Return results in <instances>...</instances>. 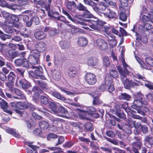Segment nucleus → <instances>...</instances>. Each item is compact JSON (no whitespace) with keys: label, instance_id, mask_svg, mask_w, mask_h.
I'll return each mask as SVG.
<instances>
[{"label":"nucleus","instance_id":"f257e3e1","mask_svg":"<svg viewBox=\"0 0 153 153\" xmlns=\"http://www.w3.org/2000/svg\"><path fill=\"white\" fill-rule=\"evenodd\" d=\"M123 66L125 70H122L120 66H117V68L121 75V78L124 88L129 89L131 87V80H129L126 78V76L129 74L131 71V69L126 63L124 59L122 60Z\"/></svg>","mask_w":153,"mask_h":153},{"label":"nucleus","instance_id":"f03ea898","mask_svg":"<svg viewBox=\"0 0 153 153\" xmlns=\"http://www.w3.org/2000/svg\"><path fill=\"white\" fill-rule=\"evenodd\" d=\"M33 68H36L34 72H32L30 74L33 79H46L43 72L42 71V68L40 66H33Z\"/></svg>","mask_w":153,"mask_h":153},{"label":"nucleus","instance_id":"7ed1b4c3","mask_svg":"<svg viewBox=\"0 0 153 153\" xmlns=\"http://www.w3.org/2000/svg\"><path fill=\"white\" fill-rule=\"evenodd\" d=\"M93 15L91 14H85L82 18V20L84 21H87L91 23V24H89V26L91 28L97 31H100L101 29V27L98 26L97 24H94L93 22H96L89 19H85L84 18H91L92 17Z\"/></svg>","mask_w":153,"mask_h":153},{"label":"nucleus","instance_id":"20e7f679","mask_svg":"<svg viewBox=\"0 0 153 153\" xmlns=\"http://www.w3.org/2000/svg\"><path fill=\"white\" fill-rule=\"evenodd\" d=\"M38 110L42 112L46 115L48 117L49 120L53 123L57 124L58 123L61 121L62 119L57 118H55L53 116L49 114H48L47 111H48L46 108H43L42 109H38Z\"/></svg>","mask_w":153,"mask_h":153},{"label":"nucleus","instance_id":"39448f33","mask_svg":"<svg viewBox=\"0 0 153 153\" xmlns=\"http://www.w3.org/2000/svg\"><path fill=\"white\" fill-rule=\"evenodd\" d=\"M107 8V5L105 2H100L99 3L98 6L96 7H93V9L97 14L100 16H101L100 14L104 13V12H102L105 10Z\"/></svg>","mask_w":153,"mask_h":153},{"label":"nucleus","instance_id":"423d86ee","mask_svg":"<svg viewBox=\"0 0 153 153\" xmlns=\"http://www.w3.org/2000/svg\"><path fill=\"white\" fill-rule=\"evenodd\" d=\"M85 79L87 82L90 85H93L96 82V77L93 74L87 73L85 75Z\"/></svg>","mask_w":153,"mask_h":153},{"label":"nucleus","instance_id":"0eeeda50","mask_svg":"<svg viewBox=\"0 0 153 153\" xmlns=\"http://www.w3.org/2000/svg\"><path fill=\"white\" fill-rule=\"evenodd\" d=\"M134 138L137 140V141L132 143V149L134 153H139L138 150L140 149L142 145V143L137 137H135Z\"/></svg>","mask_w":153,"mask_h":153},{"label":"nucleus","instance_id":"6e6552de","mask_svg":"<svg viewBox=\"0 0 153 153\" xmlns=\"http://www.w3.org/2000/svg\"><path fill=\"white\" fill-rule=\"evenodd\" d=\"M39 54L37 53L35 54H30L28 58V60L29 63L32 65H35L38 64L39 62Z\"/></svg>","mask_w":153,"mask_h":153},{"label":"nucleus","instance_id":"1a4fd4ad","mask_svg":"<svg viewBox=\"0 0 153 153\" xmlns=\"http://www.w3.org/2000/svg\"><path fill=\"white\" fill-rule=\"evenodd\" d=\"M95 44L96 46H97L102 50H106L108 48L107 42L101 39H97L96 40Z\"/></svg>","mask_w":153,"mask_h":153},{"label":"nucleus","instance_id":"9d476101","mask_svg":"<svg viewBox=\"0 0 153 153\" xmlns=\"http://www.w3.org/2000/svg\"><path fill=\"white\" fill-rule=\"evenodd\" d=\"M4 55L9 60H12L15 57L19 56V52L18 51H8L4 53Z\"/></svg>","mask_w":153,"mask_h":153},{"label":"nucleus","instance_id":"9b49d317","mask_svg":"<svg viewBox=\"0 0 153 153\" xmlns=\"http://www.w3.org/2000/svg\"><path fill=\"white\" fill-rule=\"evenodd\" d=\"M14 63L17 66H18L23 65V67L26 68L29 67L28 62L26 59H16L14 61Z\"/></svg>","mask_w":153,"mask_h":153},{"label":"nucleus","instance_id":"f8f14e48","mask_svg":"<svg viewBox=\"0 0 153 153\" xmlns=\"http://www.w3.org/2000/svg\"><path fill=\"white\" fill-rule=\"evenodd\" d=\"M142 20L144 22L149 21L153 23V8L148 13L143 15Z\"/></svg>","mask_w":153,"mask_h":153},{"label":"nucleus","instance_id":"ddd939ff","mask_svg":"<svg viewBox=\"0 0 153 153\" xmlns=\"http://www.w3.org/2000/svg\"><path fill=\"white\" fill-rule=\"evenodd\" d=\"M100 14L101 16H104L105 18H107L109 19H116L117 16L116 13L110 10H109L108 12Z\"/></svg>","mask_w":153,"mask_h":153},{"label":"nucleus","instance_id":"4468645a","mask_svg":"<svg viewBox=\"0 0 153 153\" xmlns=\"http://www.w3.org/2000/svg\"><path fill=\"white\" fill-rule=\"evenodd\" d=\"M148 102L146 101H141L135 100L133 102V105H132V108L135 109L140 108L143 106V105H146Z\"/></svg>","mask_w":153,"mask_h":153},{"label":"nucleus","instance_id":"2eb2a0df","mask_svg":"<svg viewBox=\"0 0 153 153\" xmlns=\"http://www.w3.org/2000/svg\"><path fill=\"white\" fill-rule=\"evenodd\" d=\"M35 47L38 52H43L46 48V45L43 42H39L36 45Z\"/></svg>","mask_w":153,"mask_h":153},{"label":"nucleus","instance_id":"dca6fc26","mask_svg":"<svg viewBox=\"0 0 153 153\" xmlns=\"http://www.w3.org/2000/svg\"><path fill=\"white\" fill-rule=\"evenodd\" d=\"M19 85L24 89H26L31 87L30 84L25 79H21L19 80Z\"/></svg>","mask_w":153,"mask_h":153},{"label":"nucleus","instance_id":"f3484780","mask_svg":"<svg viewBox=\"0 0 153 153\" xmlns=\"http://www.w3.org/2000/svg\"><path fill=\"white\" fill-rule=\"evenodd\" d=\"M1 101H0V104L1 108L4 111L10 114H11L12 112L11 111L7 110L8 107L7 103L4 100H2L0 98Z\"/></svg>","mask_w":153,"mask_h":153},{"label":"nucleus","instance_id":"a211bd4d","mask_svg":"<svg viewBox=\"0 0 153 153\" xmlns=\"http://www.w3.org/2000/svg\"><path fill=\"white\" fill-rule=\"evenodd\" d=\"M47 11L48 16L54 18L56 20H59L61 21L64 22V21L61 20L59 16L58 12L53 11L52 10H49V9Z\"/></svg>","mask_w":153,"mask_h":153},{"label":"nucleus","instance_id":"6ab92c4d","mask_svg":"<svg viewBox=\"0 0 153 153\" xmlns=\"http://www.w3.org/2000/svg\"><path fill=\"white\" fill-rule=\"evenodd\" d=\"M52 0H48V5H46V1L45 0H41L38 1L36 2L37 4L40 5L42 7H44L48 11L50 9V4Z\"/></svg>","mask_w":153,"mask_h":153},{"label":"nucleus","instance_id":"aec40b11","mask_svg":"<svg viewBox=\"0 0 153 153\" xmlns=\"http://www.w3.org/2000/svg\"><path fill=\"white\" fill-rule=\"evenodd\" d=\"M36 39L39 40H42L45 39L47 34L43 31H39L35 32L34 34Z\"/></svg>","mask_w":153,"mask_h":153},{"label":"nucleus","instance_id":"412c9836","mask_svg":"<svg viewBox=\"0 0 153 153\" xmlns=\"http://www.w3.org/2000/svg\"><path fill=\"white\" fill-rule=\"evenodd\" d=\"M87 63L88 65L89 66H95L97 63V59L95 57H89L88 59Z\"/></svg>","mask_w":153,"mask_h":153},{"label":"nucleus","instance_id":"4be33fe9","mask_svg":"<svg viewBox=\"0 0 153 153\" xmlns=\"http://www.w3.org/2000/svg\"><path fill=\"white\" fill-rule=\"evenodd\" d=\"M51 74L53 78L55 80H58L60 78V72L55 69L52 70L51 71Z\"/></svg>","mask_w":153,"mask_h":153},{"label":"nucleus","instance_id":"5701e85b","mask_svg":"<svg viewBox=\"0 0 153 153\" xmlns=\"http://www.w3.org/2000/svg\"><path fill=\"white\" fill-rule=\"evenodd\" d=\"M77 73V69L75 67L70 68L68 71V75L71 78H73L76 76Z\"/></svg>","mask_w":153,"mask_h":153},{"label":"nucleus","instance_id":"b1692460","mask_svg":"<svg viewBox=\"0 0 153 153\" xmlns=\"http://www.w3.org/2000/svg\"><path fill=\"white\" fill-rule=\"evenodd\" d=\"M14 91L15 94L17 95V97H13L14 98L19 100H22L25 98V97L24 94L19 90L15 89Z\"/></svg>","mask_w":153,"mask_h":153},{"label":"nucleus","instance_id":"393cba45","mask_svg":"<svg viewBox=\"0 0 153 153\" xmlns=\"http://www.w3.org/2000/svg\"><path fill=\"white\" fill-rule=\"evenodd\" d=\"M32 91L33 92L35 93L37 95L36 96H33V99H34L35 100H38L39 97V95L40 94L42 93V91L39 88L36 86H34L33 87L32 89Z\"/></svg>","mask_w":153,"mask_h":153},{"label":"nucleus","instance_id":"a878e982","mask_svg":"<svg viewBox=\"0 0 153 153\" xmlns=\"http://www.w3.org/2000/svg\"><path fill=\"white\" fill-rule=\"evenodd\" d=\"M127 114L128 115L134 119L140 120L142 122L144 123H146V119L145 118L141 117L137 114H132L130 112H128Z\"/></svg>","mask_w":153,"mask_h":153},{"label":"nucleus","instance_id":"bb28decb","mask_svg":"<svg viewBox=\"0 0 153 153\" xmlns=\"http://www.w3.org/2000/svg\"><path fill=\"white\" fill-rule=\"evenodd\" d=\"M6 131L7 133L12 134L17 138H21L22 137L20 135L16 132L15 131V130L13 129L8 128L6 130Z\"/></svg>","mask_w":153,"mask_h":153},{"label":"nucleus","instance_id":"cd10ccee","mask_svg":"<svg viewBox=\"0 0 153 153\" xmlns=\"http://www.w3.org/2000/svg\"><path fill=\"white\" fill-rule=\"evenodd\" d=\"M48 106L52 111L55 114L57 113V109L58 106L56 104L53 102H50L49 103Z\"/></svg>","mask_w":153,"mask_h":153},{"label":"nucleus","instance_id":"c85d7f7f","mask_svg":"<svg viewBox=\"0 0 153 153\" xmlns=\"http://www.w3.org/2000/svg\"><path fill=\"white\" fill-rule=\"evenodd\" d=\"M77 43L80 46H83L87 44L88 41L85 38L82 37L78 38Z\"/></svg>","mask_w":153,"mask_h":153},{"label":"nucleus","instance_id":"c756f323","mask_svg":"<svg viewBox=\"0 0 153 153\" xmlns=\"http://www.w3.org/2000/svg\"><path fill=\"white\" fill-rule=\"evenodd\" d=\"M84 127L85 131H91L93 130V124L90 122H87L85 123Z\"/></svg>","mask_w":153,"mask_h":153},{"label":"nucleus","instance_id":"7c9ffc66","mask_svg":"<svg viewBox=\"0 0 153 153\" xmlns=\"http://www.w3.org/2000/svg\"><path fill=\"white\" fill-rule=\"evenodd\" d=\"M33 143V142L26 143V145L31 148L33 150V152L31 150H27V153H37V151L36 150V146L32 145V144Z\"/></svg>","mask_w":153,"mask_h":153},{"label":"nucleus","instance_id":"2f4dec72","mask_svg":"<svg viewBox=\"0 0 153 153\" xmlns=\"http://www.w3.org/2000/svg\"><path fill=\"white\" fill-rule=\"evenodd\" d=\"M136 36H137L136 39L137 40H140L144 43H146L148 42V39L147 37L144 35H142L140 38V35L137 32H135Z\"/></svg>","mask_w":153,"mask_h":153},{"label":"nucleus","instance_id":"473e14b6","mask_svg":"<svg viewBox=\"0 0 153 153\" xmlns=\"http://www.w3.org/2000/svg\"><path fill=\"white\" fill-rule=\"evenodd\" d=\"M39 125L41 128L44 130L46 129L49 126L48 123L45 121H40L39 123Z\"/></svg>","mask_w":153,"mask_h":153},{"label":"nucleus","instance_id":"72a5a7b5","mask_svg":"<svg viewBox=\"0 0 153 153\" xmlns=\"http://www.w3.org/2000/svg\"><path fill=\"white\" fill-rule=\"evenodd\" d=\"M16 77V75L12 71L10 72L7 76L8 80L11 82L13 83Z\"/></svg>","mask_w":153,"mask_h":153},{"label":"nucleus","instance_id":"f704fd0d","mask_svg":"<svg viewBox=\"0 0 153 153\" xmlns=\"http://www.w3.org/2000/svg\"><path fill=\"white\" fill-rule=\"evenodd\" d=\"M33 81L36 84L38 85L42 88H47V85L45 82H42L39 80V79H33Z\"/></svg>","mask_w":153,"mask_h":153},{"label":"nucleus","instance_id":"c9c22d12","mask_svg":"<svg viewBox=\"0 0 153 153\" xmlns=\"http://www.w3.org/2000/svg\"><path fill=\"white\" fill-rule=\"evenodd\" d=\"M15 111L16 113L20 114V116L24 118H26L28 116L27 113L25 111H22L17 109H15Z\"/></svg>","mask_w":153,"mask_h":153},{"label":"nucleus","instance_id":"e433bc0d","mask_svg":"<svg viewBox=\"0 0 153 153\" xmlns=\"http://www.w3.org/2000/svg\"><path fill=\"white\" fill-rule=\"evenodd\" d=\"M52 95L59 99L63 101H64L66 100L65 98L64 97L62 96L57 92H53L52 93Z\"/></svg>","mask_w":153,"mask_h":153},{"label":"nucleus","instance_id":"4c0bfd02","mask_svg":"<svg viewBox=\"0 0 153 153\" xmlns=\"http://www.w3.org/2000/svg\"><path fill=\"white\" fill-rule=\"evenodd\" d=\"M28 106L27 104L23 102H18L17 104V108L20 109H24L28 108Z\"/></svg>","mask_w":153,"mask_h":153},{"label":"nucleus","instance_id":"58836bf2","mask_svg":"<svg viewBox=\"0 0 153 153\" xmlns=\"http://www.w3.org/2000/svg\"><path fill=\"white\" fill-rule=\"evenodd\" d=\"M60 45L62 49L68 48H69V44L68 42L67 41H62L60 42Z\"/></svg>","mask_w":153,"mask_h":153},{"label":"nucleus","instance_id":"ea45409f","mask_svg":"<svg viewBox=\"0 0 153 153\" xmlns=\"http://www.w3.org/2000/svg\"><path fill=\"white\" fill-rule=\"evenodd\" d=\"M119 97L121 99L126 100H129L131 98V96L126 93H122Z\"/></svg>","mask_w":153,"mask_h":153},{"label":"nucleus","instance_id":"a19ab883","mask_svg":"<svg viewBox=\"0 0 153 153\" xmlns=\"http://www.w3.org/2000/svg\"><path fill=\"white\" fill-rule=\"evenodd\" d=\"M0 38L2 40L5 41L7 39H10L12 38L11 36L6 34H4L2 32L1 33H0Z\"/></svg>","mask_w":153,"mask_h":153},{"label":"nucleus","instance_id":"79ce46f5","mask_svg":"<svg viewBox=\"0 0 153 153\" xmlns=\"http://www.w3.org/2000/svg\"><path fill=\"white\" fill-rule=\"evenodd\" d=\"M123 131L125 133L128 134H131L132 133V131L130 127L126 125H124V127Z\"/></svg>","mask_w":153,"mask_h":153},{"label":"nucleus","instance_id":"37998d69","mask_svg":"<svg viewBox=\"0 0 153 153\" xmlns=\"http://www.w3.org/2000/svg\"><path fill=\"white\" fill-rule=\"evenodd\" d=\"M144 141L151 145H153V137H152L146 136L144 139Z\"/></svg>","mask_w":153,"mask_h":153},{"label":"nucleus","instance_id":"c03bdc74","mask_svg":"<svg viewBox=\"0 0 153 153\" xmlns=\"http://www.w3.org/2000/svg\"><path fill=\"white\" fill-rule=\"evenodd\" d=\"M142 27L143 29V31H148L149 30L152 28V26L149 23H146L142 26Z\"/></svg>","mask_w":153,"mask_h":153},{"label":"nucleus","instance_id":"a18cd8bd","mask_svg":"<svg viewBox=\"0 0 153 153\" xmlns=\"http://www.w3.org/2000/svg\"><path fill=\"white\" fill-rule=\"evenodd\" d=\"M15 70L17 74H19L22 77H24V73L25 69L22 68H17L15 69Z\"/></svg>","mask_w":153,"mask_h":153},{"label":"nucleus","instance_id":"49530a36","mask_svg":"<svg viewBox=\"0 0 153 153\" xmlns=\"http://www.w3.org/2000/svg\"><path fill=\"white\" fill-rule=\"evenodd\" d=\"M77 8L79 10L83 11L86 12H89L87 8L80 3L79 4Z\"/></svg>","mask_w":153,"mask_h":153},{"label":"nucleus","instance_id":"de8ad7c7","mask_svg":"<svg viewBox=\"0 0 153 153\" xmlns=\"http://www.w3.org/2000/svg\"><path fill=\"white\" fill-rule=\"evenodd\" d=\"M116 133L119 139L122 140H124L126 139V136L124 134L121 133L119 131H117Z\"/></svg>","mask_w":153,"mask_h":153},{"label":"nucleus","instance_id":"09e8293b","mask_svg":"<svg viewBox=\"0 0 153 153\" xmlns=\"http://www.w3.org/2000/svg\"><path fill=\"white\" fill-rule=\"evenodd\" d=\"M104 138L108 141L111 143L112 144L115 145H118V142L115 139H112L111 138L107 137H104Z\"/></svg>","mask_w":153,"mask_h":153},{"label":"nucleus","instance_id":"8fccbe9b","mask_svg":"<svg viewBox=\"0 0 153 153\" xmlns=\"http://www.w3.org/2000/svg\"><path fill=\"white\" fill-rule=\"evenodd\" d=\"M103 64L106 67H108L110 65V61L107 56H105L103 58Z\"/></svg>","mask_w":153,"mask_h":153},{"label":"nucleus","instance_id":"3c124183","mask_svg":"<svg viewBox=\"0 0 153 153\" xmlns=\"http://www.w3.org/2000/svg\"><path fill=\"white\" fill-rule=\"evenodd\" d=\"M4 30L8 33H11L13 32L14 29H13L11 27L7 25L4 26Z\"/></svg>","mask_w":153,"mask_h":153},{"label":"nucleus","instance_id":"603ef678","mask_svg":"<svg viewBox=\"0 0 153 153\" xmlns=\"http://www.w3.org/2000/svg\"><path fill=\"white\" fill-rule=\"evenodd\" d=\"M110 75L113 78H117L118 77V74L117 71L115 70H111L109 71Z\"/></svg>","mask_w":153,"mask_h":153},{"label":"nucleus","instance_id":"864d4df0","mask_svg":"<svg viewBox=\"0 0 153 153\" xmlns=\"http://www.w3.org/2000/svg\"><path fill=\"white\" fill-rule=\"evenodd\" d=\"M102 103V101L100 100L98 98H94L92 102L93 105H98Z\"/></svg>","mask_w":153,"mask_h":153},{"label":"nucleus","instance_id":"5fc2aeb1","mask_svg":"<svg viewBox=\"0 0 153 153\" xmlns=\"http://www.w3.org/2000/svg\"><path fill=\"white\" fill-rule=\"evenodd\" d=\"M40 101L43 104H46L48 102L49 100L46 97L41 96L40 98Z\"/></svg>","mask_w":153,"mask_h":153},{"label":"nucleus","instance_id":"6e6d98bb","mask_svg":"<svg viewBox=\"0 0 153 153\" xmlns=\"http://www.w3.org/2000/svg\"><path fill=\"white\" fill-rule=\"evenodd\" d=\"M1 13L3 17L5 19H9L10 17L11 14L5 11H2Z\"/></svg>","mask_w":153,"mask_h":153},{"label":"nucleus","instance_id":"4d7b16f0","mask_svg":"<svg viewBox=\"0 0 153 153\" xmlns=\"http://www.w3.org/2000/svg\"><path fill=\"white\" fill-rule=\"evenodd\" d=\"M112 80L111 77L106 76L105 79V83L107 85L111 84L112 83Z\"/></svg>","mask_w":153,"mask_h":153},{"label":"nucleus","instance_id":"13d9d810","mask_svg":"<svg viewBox=\"0 0 153 153\" xmlns=\"http://www.w3.org/2000/svg\"><path fill=\"white\" fill-rule=\"evenodd\" d=\"M135 76L136 77L138 78V79H142L143 81H144L146 82H147V83H148V82H147L146 81V78L144 76H143L142 75H141L139 73H136L135 74Z\"/></svg>","mask_w":153,"mask_h":153},{"label":"nucleus","instance_id":"bf43d9fd","mask_svg":"<svg viewBox=\"0 0 153 153\" xmlns=\"http://www.w3.org/2000/svg\"><path fill=\"white\" fill-rule=\"evenodd\" d=\"M119 18L122 21H125L127 19V16L125 13L122 12L120 14Z\"/></svg>","mask_w":153,"mask_h":153},{"label":"nucleus","instance_id":"052dcab7","mask_svg":"<svg viewBox=\"0 0 153 153\" xmlns=\"http://www.w3.org/2000/svg\"><path fill=\"white\" fill-rule=\"evenodd\" d=\"M146 63L150 66H153V59L151 58H147L146 59Z\"/></svg>","mask_w":153,"mask_h":153},{"label":"nucleus","instance_id":"680f3d73","mask_svg":"<svg viewBox=\"0 0 153 153\" xmlns=\"http://www.w3.org/2000/svg\"><path fill=\"white\" fill-rule=\"evenodd\" d=\"M62 12L65 15H66L67 17L70 20L73 22L75 21V19L74 18H72L67 12L65 10H63Z\"/></svg>","mask_w":153,"mask_h":153},{"label":"nucleus","instance_id":"e2e57ef3","mask_svg":"<svg viewBox=\"0 0 153 153\" xmlns=\"http://www.w3.org/2000/svg\"><path fill=\"white\" fill-rule=\"evenodd\" d=\"M86 109L85 111L87 112H95L96 111V108L93 106L86 107Z\"/></svg>","mask_w":153,"mask_h":153},{"label":"nucleus","instance_id":"0e129e2a","mask_svg":"<svg viewBox=\"0 0 153 153\" xmlns=\"http://www.w3.org/2000/svg\"><path fill=\"white\" fill-rule=\"evenodd\" d=\"M75 4V2L72 1V2L68 1L66 4V6L68 9L71 10L72 8V6Z\"/></svg>","mask_w":153,"mask_h":153},{"label":"nucleus","instance_id":"69168bd1","mask_svg":"<svg viewBox=\"0 0 153 153\" xmlns=\"http://www.w3.org/2000/svg\"><path fill=\"white\" fill-rule=\"evenodd\" d=\"M71 32L73 34L76 33H78V28L76 27L74 25H71Z\"/></svg>","mask_w":153,"mask_h":153},{"label":"nucleus","instance_id":"338daca9","mask_svg":"<svg viewBox=\"0 0 153 153\" xmlns=\"http://www.w3.org/2000/svg\"><path fill=\"white\" fill-rule=\"evenodd\" d=\"M136 99L135 100L141 101H145L143 99V96L140 93L137 94L136 96Z\"/></svg>","mask_w":153,"mask_h":153},{"label":"nucleus","instance_id":"774afa93","mask_svg":"<svg viewBox=\"0 0 153 153\" xmlns=\"http://www.w3.org/2000/svg\"><path fill=\"white\" fill-rule=\"evenodd\" d=\"M106 134L108 137L111 138H113L115 137V133L113 131H107Z\"/></svg>","mask_w":153,"mask_h":153}]
</instances>
